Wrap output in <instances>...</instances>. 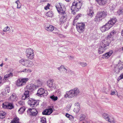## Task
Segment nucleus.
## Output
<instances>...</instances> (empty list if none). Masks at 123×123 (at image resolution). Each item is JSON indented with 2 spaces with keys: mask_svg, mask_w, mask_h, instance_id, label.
Segmentation results:
<instances>
[{
  "mask_svg": "<svg viewBox=\"0 0 123 123\" xmlns=\"http://www.w3.org/2000/svg\"><path fill=\"white\" fill-rule=\"evenodd\" d=\"M55 6L59 13L62 15L60 21L61 22H65L67 18V15L65 12L66 8L64 5L61 3H59L57 4Z\"/></svg>",
  "mask_w": 123,
  "mask_h": 123,
  "instance_id": "obj_1",
  "label": "nucleus"
},
{
  "mask_svg": "<svg viewBox=\"0 0 123 123\" xmlns=\"http://www.w3.org/2000/svg\"><path fill=\"white\" fill-rule=\"evenodd\" d=\"M80 93V91L79 89L77 87H75L73 89L66 92L64 97L66 98H71L79 95Z\"/></svg>",
  "mask_w": 123,
  "mask_h": 123,
  "instance_id": "obj_2",
  "label": "nucleus"
},
{
  "mask_svg": "<svg viewBox=\"0 0 123 123\" xmlns=\"http://www.w3.org/2000/svg\"><path fill=\"white\" fill-rule=\"evenodd\" d=\"M116 33V32L115 31H112L110 33V34L107 36V38L103 39L100 43V45L106 48V47L109 45L111 42L110 38H111Z\"/></svg>",
  "mask_w": 123,
  "mask_h": 123,
  "instance_id": "obj_3",
  "label": "nucleus"
},
{
  "mask_svg": "<svg viewBox=\"0 0 123 123\" xmlns=\"http://www.w3.org/2000/svg\"><path fill=\"white\" fill-rule=\"evenodd\" d=\"M36 86L34 84H32L27 86V90L25 91L22 97L23 100L28 99L29 98V93L30 92H31L35 89Z\"/></svg>",
  "mask_w": 123,
  "mask_h": 123,
  "instance_id": "obj_4",
  "label": "nucleus"
},
{
  "mask_svg": "<svg viewBox=\"0 0 123 123\" xmlns=\"http://www.w3.org/2000/svg\"><path fill=\"white\" fill-rule=\"evenodd\" d=\"M82 3L81 1L78 0H75L73 3L71 7V10H72V13L74 14H76V12L78 11L82 6Z\"/></svg>",
  "mask_w": 123,
  "mask_h": 123,
  "instance_id": "obj_5",
  "label": "nucleus"
},
{
  "mask_svg": "<svg viewBox=\"0 0 123 123\" xmlns=\"http://www.w3.org/2000/svg\"><path fill=\"white\" fill-rule=\"evenodd\" d=\"M106 15V13L104 11L98 12L94 20L96 22H99L102 20V18L105 17Z\"/></svg>",
  "mask_w": 123,
  "mask_h": 123,
  "instance_id": "obj_6",
  "label": "nucleus"
},
{
  "mask_svg": "<svg viewBox=\"0 0 123 123\" xmlns=\"http://www.w3.org/2000/svg\"><path fill=\"white\" fill-rule=\"evenodd\" d=\"M27 58L29 59H33L34 57V50L31 48L27 49L25 52Z\"/></svg>",
  "mask_w": 123,
  "mask_h": 123,
  "instance_id": "obj_7",
  "label": "nucleus"
},
{
  "mask_svg": "<svg viewBox=\"0 0 123 123\" xmlns=\"http://www.w3.org/2000/svg\"><path fill=\"white\" fill-rule=\"evenodd\" d=\"M19 62L23 66L29 68H31L34 65L32 61L26 59H21Z\"/></svg>",
  "mask_w": 123,
  "mask_h": 123,
  "instance_id": "obj_8",
  "label": "nucleus"
},
{
  "mask_svg": "<svg viewBox=\"0 0 123 123\" xmlns=\"http://www.w3.org/2000/svg\"><path fill=\"white\" fill-rule=\"evenodd\" d=\"M123 68V64L118 63L117 64L115 65L112 68L113 74H118Z\"/></svg>",
  "mask_w": 123,
  "mask_h": 123,
  "instance_id": "obj_9",
  "label": "nucleus"
},
{
  "mask_svg": "<svg viewBox=\"0 0 123 123\" xmlns=\"http://www.w3.org/2000/svg\"><path fill=\"white\" fill-rule=\"evenodd\" d=\"M85 25L83 23H77L76 25L77 31L79 33H82L84 31Z\"/></svg>",
  "mask_w": 123,
  "mask_h": 123,
  "instance_id": "obj_10",
  "label": "nucleus"
},
{
  "mask_svg": "<svg viewBox=\"0 0 123 123\" xmlns=\"http://www.w3.org/2000/svg\"><path fill=\"white\" fill-rule=\"evenodd\" d=\"M28 103L31 107H36L39 104V101L30 98L28 101Z\"/></svg>",
  "mask_w": 123,
  "mask_h": 123,
  "instance_id": "obj_11",
  "label": "nucleus"
},
{
  "mask_svg": "<svg viewBox=\"0 0 123 123\" xmlns=\"http://www.w3.org/2000/svg\"><path fill=\"white\" fill-rule=\"evenodd\" d=\"M36 94L38 96L45 97L48 95V93L46 90H45L41 88L38 90Z\"/></svg>",
  "mask_w": 123,
  "mask_h": 123,
  "instance_id": "obj_12",
  "label": "nucleus"
},
{
  "mask_svg": "<svg viewBox=\"0 0 123 123\" xmlns=\"http://www.w3.org/2000/svg\"><path fill=\"white\" fill-rule=\"evenodd\" d=\"M29 79L28 78H22L18 80L16 82V84L18 86H22L25 84Z\"/></svg>",
  "mask_w": 123,
  "mask_h": 123,
  "instance_id": "obj_13",
  "label": "nucleus"
},
{
  "mask_svg": "<svg viewBox=\"0 0 123 123\" xmlns=\"http://www.w3.org/2000/svg\"><path fill=\"white\" fill-rule=\"evenodd\" d=\"M27 112L29 115L31 116H36L37 115L38 113L37 111L35 108L28 109Z\"/></svg>",
  "mask_w": 123,
  "mask_h": 123,
  "instance_id": "obj_14",
  "label": "nucleus"
},
{
  "mask_svg": "<svg viewBox=\"0 0 123 123\" xmlns=\"http://www.w3.org/2000/svg\"><path fill=\"white\" fill-rule=\"evenodd\" d=\"M111 25H110L108 23L100 28V30L102 32H104L109 30L111 27Z\"/></svg>",
  "mask_w": 123,
  "mask_h": 123,
  "instance_id": "obj_15",
  "label": "nucleus"
},
{
  "mask_svg": "<svg viewBox=\"0 0 123 123\" xmlns=\"http://www.w3.org/2000/svg\"><path fill=\"white\" fill-rule=\"evenodd\" d=\"M44 28L46 30L50 32H52L53 31H56L55 29H57L56 28H54V27L52 25L48 24L45 25Z\"/></svg>",
  "mask_w": 123,
  "mask_h": 123,
  "instance_id": "obj_16",
  "label": "nucleus"
},
{
  "mask_svg": "<svg viewBox=\"0 0 123 123\" xmlns=\"http://www.w3.org/2000/svg\"><path fill=\"white\" fill-rule=\"evenodd\" d=\"M2 107L4 108H7L10 109H12L14 108V106L12 103L8 102L3 103Z\"/></svg>",
  "mask_w": 123,
  "mask_h": 123,
  "instance_id": "obj_17",
  "label": "nucleus"
},
{
  "mask_svg": "<svg viewBox=\"0 0 123 123\" xmlns=\"http://www.w3.org/2000/svg\"><path fill=\"white\" fill-rule=\"evenodd\" d=\"M47 85L51 88H55V84L53 80H49L47 81Z\"/></svg>",
  "mask_w": 123,
  "mask_h": 123,
  "instance_id": "obj_18",
  "label": "nucleus"
},
{
  "mask_svg": "<svg viewBox=\"0 0 123 123\" xmlns=\"http://www.w3.org/2000/svg\"><path fill=\"white\" fill-rule=\"evenodd\" d=\"M53 112L52 108L50 107L49 108L45 110L42 112L43 115H49Z\"/></svg>",
  "mask_w": 123,
  "mask_h": 123,
  "instance_id": "obj_19",
  "label": "nucleus"
},
{
  "mask_svg": "<svg viewBox=\"0 0 123 123\" xmlns=\"http://www.w3.org/2000/svg\"><path fill=\"white\" fill-rule=\"evenodd\" d=\"M93 9V7H89L87 11V14L88 15L91 17L93 16L94 14Z\"/></svg>",
  "mask_w": 123,
  "mask_h": 123,
  "instance_id": "obj_20",
  "label": "nucleus"
},
{
  "mask_svg": "<svg viewBox=\"0 0 123 123\" xmlns=\"http://www.w3.org/2000/svg\"><path fill=\"white\" fill-rule=\"evenodd\" d=\"M10 89L9 87L6 88L2 92V94L3 96L7 97V94L10 92Z\"/></svg>",
  "mask_w": 123,
  "mask_h": 123,
  "instance_id": "obj_21",
  "label": "nucleus"
},
{
  "mask_svg": "<svg viewBox=\"0 0 123 123\" xmlns=\"http://www.w3.org/2000/svg\"><path fill=\"white\" fill-rule=\"evenodd\" d=\"M98 4L101 6H103L106 4L107 0H96Z\"/></svg>",
  "mask_w": 123,
  "mask_h": 123,
  "instance_id": "obj_22",
  "label": "nucleus"
},
{
  "mask_svg": "<svg viewBox=\"0 0 123 123\" xmlns=\"http://www.w3.org/2000/svg\"><path fill=\"white\" fill-rule=\"evenodd\" d=\"M107 121H108L110 123H116V121L114 118L113 116L111 115H110L109 116Z\"/></svg>",
  "mask_w": 123,
  "mask_h": 123,
  "instance_id": "obj_23",
  "label": "nucleus"
},
{
  "mask_svg": "<svg viewBox=\"0 0 123 123\" xmlns=\"http://www.w3.org/2000/svg\"><path fill=\"white\" fill-rule=\"evenodd\" d=\"M13 75V74L11 73L5 75L3 79L5 81L8 80L10 78H11L12 77Z\"/></svg>",
  "mask_w": 123,
  "mask_h": 123,
  "instance_id": "obj_24",
  "label": "nucleus"
},
{
  "mask_svg": "<svg viewBox=\"0 0 123 123\" xmlns=\"http://www.w3.org/2000/svg\"><path fill=\"white\" fill-rule=\"evenodd\" d=\"M107 48H105L100 45L98 50V52L99 54L103 53L106 49Z\"/></svg>",
  "mask_w": 123,
  "mask_h": 123,
  "instance_id": "obj_25",
  "label": "nucleus"
},
{
  "mask_svg": "<svg viewBox=\"0 0 123 123\" xmlns=\"http://www.w3.org/2000/svg\"><path fill=\"white\" fill-rule=\"evenodd\" d=\"M113 51H111L108 52L106 53L103 55V58H105L106 59L108 58L111 55Z\"/></svg>",
  "mask_w": 123,
  "mask_h": 123,
  "instance_id": "obj_26",
  "label": "nucleus"
},
{
  "mask_svg": "<svg viewBox=\"0 0 123 123\" xmlns=\"http://www.w3.org/2000/svg\"><path fill=\"white\" fill-rule=\"evenodd\" d=\"M117 19L115 18H113L109 20L107 23L110 25H111V27L116 22Z\"/></svg>",
  "mask_w": 123,
  "mask_h": 123,
  "instance_id": "obj_27",
  "label": "nucleus"
},
{
  "mask_svg": "<svg viewBox=\"0 0 123 123\" xmlns=\"http://www.w3.org/2000/svg\"><path fill=\"white\" fill-rule=\"evenodd\" d=\"M17 97L15 94H13L10 96L9 100L12 101H15L17 100Z\"/></svg>",
  "mask_w": 123,
  "mask_h": 123,
  "instance_id": "obj_28",
  "label": "nucleus"
},
{
  "mask_svg": "<svg viewBox=\"0 0 123 123\" xmlns=\"http://www.w3.org/2000/svg\"><path fill=\"white\" fill-rule=\"evenodd\" d=\"M55 30H56V31H57L56 32H54L55 35L58 36L60 37L64 38L65 37V36L63 35L62 34L59 33V31L57 29H55Z\"/></svg>",
  "mask_w": 123,
  "mask_h": 123,
  "instance_id": "obj_29",
  "label": "nucleus"
},
{
  "mask_svg": "<svg viewBox=\"0 0 123 123\" xmlns=\"http://www.w3.org/2000/svg\"><path fill=\"white\" fill-rule=\"evenodd\" d=\"M6 113L3 111H0V118L3 119L6 117Z\"/></svg>",
  "mask_w": 123,
  "mask_h": 123,
  "instance_id": "obj_30",
  "label": "nucleus"
},
{
  "mask_svg": "<svg viewBox=\"0 0 123 123\" xmlns=\"http://www.w3.org/2000/svg\"><path fill=\"white\" fill-rule=\"evenodd\" d=\"M19 119L16 117L14 118L13 120H12L10 123H19Z\"/></svg>",
  "mask_w": 123,
  "mask_h": 123,
  "instance_id": "obj_31",
  "label": "nucleus"
},
{
  "mask_svg": "<svg viewBox=\"0 0 123 123\" xmlns=\"http://www.w3.org/2000/svg\"><path fill=\"white\" fill-rule=\"evenodd\" d=\"M25 107L24 106H23L21 108L18 110V111L19 113L21 114L25 111Z\"/></svg>",
  "mask_w": 123,
  "mask_h": 123,
  "instance_id": "obj_32",
  "label": "nucleus"
},
{
  "mask_svg": "<svg viewBox=\"0 0 123 123\" xmlns=\"http://www.w3.org/2000/svg\"><path fill=\"white\" fill-rule=\"evenodd\" d=\"M110 115L106 113H104L103 114L102 116L107 121Z\"/></svg>",
  "mask_w": 123,
  "mask_h": 123,
  "instance_id": "obj_33",
  "label": "nucleus"
},
{
  "mask_svg": "<svg viewBox=\"0 0 123 123\" xmlns=\"http://www.w3.org/2000/svg\"><path fill=\"white\" fill-rule=\"evenodd\" d=\"M66 116L68 118L69 120H73L74 119V117L72 116L69 114L67 113H66Z\"/></svg>",
  "mask_w": 123,
  "mask_h": 123,
  "instance_id": "obj_34",
  "label": "nucleus"
},
{
  "mask_svg": "<svg viewBox=\"0 0 123 123\" xmlns=\"http://www.w3.org/2000/svg\"><path fill=\"white\" fill-rule=\"evenodd\" d=\"M46 15L47 16L49 17H51L53 16V12L51 11H49L47 12Z\"/></svg>",
  "mask_w": 123,
  "mask_h": 123,
  "instance_id": "obj_35",
  "label": "nucleus"
},
{
  "mask_svg": "<svg viewBox=\"0 0 123 123\" xmlns=\"http://www.w3.org/2000/svg\"><path fill=\"white\" fill-rule=\"evenodd\" d=\"M80 107H74L73 111L76 113H78L80 110Z\"/></svg>",
  "mask_w": 123,
  "mask_h": 123,
  "instance_id": "obj_36",
  "label": "nucleus"
},
{
  "mask_svg": "<svg viewBox=\"0 0 123 123\" xmlns=\"http://www.w3.org/2000/svg\"><path fill=\"white\" fill-rule=\"evenodd\" d=\"M41 123H46V119L44 117H43L41 118Z\"/></svg>",
  "mask_w": 123,
  "mask_h": 123,
  "instance_id": "obj_37",
  "label": "nucleus"
},
{
  "mask_svg": "<svg viewBox=\"0 0 123 123\" xmlns=\"http://www.w3.org/2000/svg\"><path fill=\"white\" fill-rule=\"evenodd\" d=\"M50 98L52 99L53 100L55 101L56 100L58 99V98L57 96H55L54 95L51 96Z\"/></svg>",
  "mask_w": 123,
  "mask_h": 123,
  "instance_id": "obj_38",
  "label": "nucleus"
},
{
  "mask_svg": "<svg viewBox=\"0 0 123 123\" xmlns=\"http://www.w3.org/2000/svg\"><path fill=\"white\" fill-rule=\"evenodd\" d=\"M10 28L8 26L5 27L3 30V31L5 32H6L10 30Z\"/></svg>",
  "mask_w": 123,
  "mask_h": 123,
  "instance_id": "obj_39",
  "label": "nucleus"
},
{
  "mask_svg": "<svg viewBox=\"0 0 123 123\" xmlns=\"http://www.w3.org/2000/svg\"><path fill=\"white\" fill-rule=\"evenodd\" d=\"M37 86L38 87L41 86L42 84V82L39 80H37Z\"/></svg>",
  "mask_w": 123,
  "mask_h": 123,
  "instance_id": "obj_40",
  "label": "nucleus"
},
{
  "mask_svg": "<svg viewBox=\"0 0 123 123\" xmlns=\"http://www.w3.org/2000/svg\"><path fill=\"white\" fill-rule=\"evenodd\" d=\"M80 64L83 67H85L87 65V64L86 63L84 62H80Z\"/></svg>",
  "mask_w": 123,
  "mask_h": 123,
  "instance_id": "obj_41",
  "label": "nucleus"
},
{
  "mask_svg": "<svg viewBox=\"0 0 123 123\" xmlns=\"http://www.w3.org/2000/svg\"><path fill=\"white\" fill-rule=\"evenodd\" d=\"M123 9L122 8H120L119 10H118L117 12V14L120 15L121 14H123Z\"/></svg>",
  "mask_w": 123,
  "mask_h": 123,
  "instance_id": "obj_42",
  "label": "nucleus"
},
{
  "mask_svg": "<svg viewBox=\"0 0 123 123\" xmlns=\"http://www.w3.org/2000/svg\"><path fill=\"white\" fill-rule=\"evenodd\" d=\"M18 103L19 105H23L24 104V102L22 100L19 101L18 102Z\"/></svg>",
  "mask_w": 123,
  "mask_h": 123,
  "instance_id": "obj_43",
  "label": "nucleus"
},
{
  "mask_svg": "<svg viewBox=\"0 0 123 123\" xmlns=\"http://www.w3.org/2000/svg\"><path fill=\"white\" fill-rule=\"evenodd\" d=\"M74 105L75 107H80L79 104L78 102H77L75 103Z\"/></svg>",
  "mask_w": 123,
  "mask_h": 123,
  "instance_id": "obj_44",
  "label": "nucleus"
},
{
  "mask_svg": "<svg viewBox=\"0 0 123 123\" xmlns=\"http://www.w3.org/2000/svg\"><path fill=\"white\" fill-rule=\"evenodd\" d=\"M63 68H62V70L64 71L65 73H67V69L64 67L63 65H62Z\"/></svg>",
  "mask_w": 123,
  "mask_h": 123,
  "instance_id": "obj_45",
  "label": "nucleus"
},
{
  "mask_svg": "<svg viewBox=\"0 0 123 123\" xmlns=\"http://www.w3.org/2000/svg\"><path fill=\"white\" fill-rule=\"evenodd\" d=\"M123 78V74H121L118 78L117 80H120Z\"/></svg>",
  "mask_w": 123,
  "mask_h": 123,
  "instance_id": "obj_46",
  "label": "nucleus"
},
{
  "mask_svg": "<svg viewBox=\"0 0 123 123\" xmlns=\"http://www.w3.org/2000/svg\"><path fill=\"white\" fill-rule=\"evenodd\" d=\"M18 2L19 3L18 1H15V3L17 4V9H19L21 7V6H18V4H19Z\"/></svg>",
  "mask_w": 123,
  "mask_h": 123,
  "instance_id": "obj_47",
  "label": "nucleus"
},
{
  "mask_svg": "<svg viewBox=\"0 0 123 123\" xmlns=\"http://www.w3.org/2000/svg\"><path fill=\"white\" fill-rule=\"evenodd\" d=\"M49 5L48 4L47 6H46L44 7V9L46 10H47L49 8Z\"/></svg>",
  "mask_w": 123,
  "mask_h": 123,
  "instance_id": "obj_48",
  "label": "nucleus"
},
{
  "mask_svg": "<svg viewBox=\"0 0 123 123\" xmlns=\"http://www.w3.org/2000/svg\"><path fill=\"white\" fill-rule=\"evenodd\" d=\"M81 15V14H78L75 17V19H78L80 17Z\"/></svg>",
  "mask_w": 123,
  "mask_h": 123,
  "instance_id": "obj_49",
  "label": "nucleus"
},
{
  "mask_svg": "<svg viewBox=\"0 0 123 123\" xmlns=\"http://www.w3.org/2000/svg\"><path fill=\"white\" fill-rule=\"evenodd\" d=\"M62 68H63V66L62 65L60 67L58 68L57 69L60 71H61L62 70Z\"/></svg>",
  "mask_w": 123,
  "mask_h": 123,
  "instance_id": "obj_50",
  "label": "nucleus"
},
{
  "mask_svg": "<svg viewBox=\"0 0 123 123\" xmlns=\"http://www.w3.org/2000/svg\"><path fill=\"white\" fill-rule=\"evenodd\" d=\"M116 93V91H112L111 92V95H114Z\"/></svg>",
  "mask_w": 123,
  "mask_h": 123,
  "instance_id": "obj_51",
  "label": "nucleus"
},
{
  "mask_svg": "<svg viewBox=\"0 0 123 123\" xmlns=\"http://www.w3.org/2000/svg\"><path fill=\"white\" fill-rule=\"evenodd\" d=\"M26 73H31V70L30 69H26Z\"/></svg>",
  "mask_w": 123,
  "mask_h": 123,
  "instance_id": "obj_52",
  "label": "nucleus"
},
{
  "mask_svg": "<svg viewBox=\"0 0 123 123\" xmlns=\"http://www.w3.org/2000/svg\"><path fill=\"white\" fill-rule=\"evenodd\" d=\"M68 57L70 59H74V57L72 56H68Z\"/></svg>",
  "mask_w": 123,
  "mask_h": 123,
  "instance_id": "obj_53",
  "label": "nucleus"
},
{
  "mask_svg": "<svg viewBox=\"0 0 123 123\" xmlns=\"http://www.w3.org/2000/svg\"><path fill=\"white\" fill-rule=\"evenodd\" d=\"M2 78L1 76H0V86L1 85L3 84L1 81V80Z\"/></svg>",
  "mask_w": 123,
  "mask_h": 123,
  "instance_id": "obj_54",
  "label": "nucleus"
},
{
  "mask_svg": "<svg viewBox=\"0 0 123 123\" xmlns=\"http://www.w3.org/2000/svg\"><path fill=\"white\" fill-rule=\"evenodd\" d=\"M26 69H24L22 71H21L22 72H24L25 73H26Z\"/></svg>",
  "mask_w": 123,
  "mask_h": 123,
  "instance_id": "obj_55",
  "label": "nucleus"
},
{
  "mask_svg": "<svg viewBox=\"0 0 123 123\" xmlns=\"http://www.w3.org/2000/svg\"><path fill=\"white\" fill-rule=\"evenodd\" d=\"M69 72L71 74H73L74 73V72L71 70H70Z\"/></svg>",
  "mask_w": 123,
  "mask_h": 123,
  "instance_id": "obj_56",
  "label": "nucleus"
},
{
  "mask_svg": "<svg viewBox=\"0 0 123 123\" xmlns=\"http://www.w3.org/2000/svg\"><path fill=\"white\" fill-rule=\"evenodd\" d=\"M77 20V19H75V18L74 19V22H73V25H74V23H75V22H76V20Z\"/></svg>",
  "mask_w": 123,
  "mask_h": 123,
  "instance_id": "obj_57",
  "label": "nucleus"
},
{
  "mask_svg": "<svg viewBox=\"0 0 123 123\" xmlns=\"http://www.w3.org/2000/svg\"><path fill=\"white\" fill-rule=\"evenodd\" d=\"M119 50L120 51H123V47L120 48Z\"/></svg>",
  "mask_w": 123,
  "mask_h": 123,
  "instance_id": "obj_58",
  "label": "nucleus"
},
{
  "mask_svg": "<svg viewBox=\"0 0 123 123\" xmlns=\"http://www.w3.org/2000/svg\"><path fill=\"white\" fill-rule=\"evenodd\" d=\"M3 63H2L0 65V66L1 67H2L3 66Z\"/></svg>",
  "mask_w": 123,
  "mask_h": 123,
  "instance_id": "obj_59",
  "label": "nucleus"
},
{
  "mask_svg": "<svg viewBox=\"0 0 123 123\" xmlns=\"http://www.w3.org/2000/svg\"><path fill=\"white\" fill-rule=\"evenodd\" d=\"M121 34L122 36H123V30H122V31L121 32Z\"/></svg>",
  "mask_w": 123,
  "mask_h": 123,
  "instance_id": "obj_60",
  "label": "nucleus"
},
{
  "mask_svg": "<svg viewBox=\"0 0 123 123\" xmlns=\"http://www.w3.org/2000/svg\"><path fill=\"white\" fill-rule=\"evenodd\" d=\"M71 0H65L67 2H69Z\"/></svg>",
  "mask_w": 123,
  "mask_h": 123,
  "instance_id": "obj_61",
  "label": "nucleus"
},
{
  "mask_svg": "<svg viewBox=\"0 0 123 123\" xmlns=\"http://www.w3.org/2000/svg\"><path fill=\"white\" fill-rule=\"evenodd\" d=\"M7 60V58H5V61H6Z\"/></svg>",
  "mask_w": 123,
  "mask_h": 123,
  "instance_id": "obj_62",
  "label": "nucleus"
},
{
  "mask_svg": "<svg viewBox=\"0 0 123 123\" xmlns=\"http://www.w3.org/2000/svg\"><path fill=\"white\" fill-rule=\"evenodd\" d=\"M43 1H45L46 0H41Z\"/></svg>",
  "mask_w": 123,
  "mask_h": 123,
  "instance_id": "obj_63",
  "label": "nucleus"
},
{
  "mask_svg": "<svg viewBox=\"0 0 123 123\" xmlns=\"http://www.w3.org/2000/svg\"><path fill=\"white\" fill-rule=\"evenodd\" d=\"M56 31H54L53 32V33L55 34V33H54V32H56Z\"/></svg>",
  "mask_w": 123,
  "mask_h": 123,
  "instance_id": "obj_64",
  "label": "nucleus"
}]
</instances>
